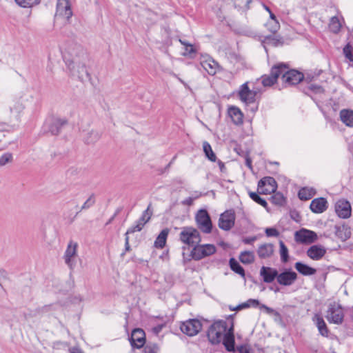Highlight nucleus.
Returning a JSON list of instances; mask_svg holds the SVG:
<instances>
[{"label": "nucleus", "instance_id": "obj_1", "mask_svg": "<svg viewBox=\"0 0 353 353\" xmlns=\"http://www.w3.org/2000/svg\"><path fill=\"white\" fill-rule=\"evenodd\" d=\"M63 57L65 63L79 61L88 60V54L83 47L74 40H68L65 42Z\"/></svg>", "mask_w": 353, "mask_h": 353}, {"label": "nucleus", "instance_id": "obj_2", "mask_svg": "<svg viewBox=\"0 0 353 353\" xmlns=\"http://www.w3.org/2000/svg\"><path fill=\"white\" fill-rule=\"evenodd\" d=\"M281 72V80L284 86L294 85L300 83L304 78L303 73L296 70H290L289 66L283 63H278Z\"/></svg>", "mask_w": 353, "mask_h": 353}, {"label": "nucleus", "instance_id": "obj_3", "mask_svg": "<svg viewBox=\"0 0 353 353\" xmlns=\"http://www.w3.org/2000/svg\"><path fill=\"white\" fill-rule=\"evenodd\" d=\"M228 330L227 322L225 321H217L212 323L207 333L208 338L211 343H219L223 337V335Z\"/></svg>", "mask_w": 353, "mask_h": 353}, {"label": "nucleus", "instance_id": "obj_4", "mask_svg": "<svg viewBox=\"0 0 353 353\" xmlns=\"http://www.w3.org/2000/svg\"><path fill=\"white\" fill-rule=\"evenodd\" d=\"M87 61L88 60H75L65 63L70 75L80 80H83L85 77H88V72L86 67Z\"/></svg>", "mask_w": 353, "mask_h": 353}, {"label": "nucleus", "instance_id": "obj_5", "mask_svg": "<svg viewBox=\"0 0 353 353\" xmlns=\"http://www.w3.org/2000/svg\"><path fill=\"white\" fill-rule=\"evenodd\" d=\"M23 109L24 106L20 101H12L9 109L6 110L2 115L4 121L7 122V128L10 127V123L19 120L20 113Z\"/></svg>", "mask_w": 353, "mask_h": 353}, {"label": "nucleus", "instance_id": "obj_6", "mask_svg": "<svg viewBox=\"0 0 353 353\" xmlns=\"http://www.w3.org/2000/svg\"><path fill=\"white\" fill-rule=\"evenodd\" d=\"M180 240L188 245H194L201 242L200 233L197 229L192 227H184L180 233Z\"/></svg>", "mask_w": 353, "mask_h": 353}, {"label": "nucleus", "instance_id": "obj_7", "mask_svg": "<svg viewBox=\"0 0 353 353\" xmlns=\"http://www.w3.org/2000/svg\"><path fill=\"white\" fill-rule=\"evenodd\" d=\"M325 317L330 323L341 324L344 318L343 307L336 302L330 303Z\"/></svg>", "mask_w": 353, "mask_h": 353}, {"label": "nucleus", "instance_id": "obj_8", "mask_svg": "<svg viewBox=\"0 0 353 353\" xmlns=\"http://www.w3.org/2000/svg\"><path fill=\"white\" fill-rule=\"evenodd\" d=\"M198 228L205 234H210L212 230L210 216L206 210H199L195 216Z\"/></svg>", "mask_w": 353, "mask_h": 353}, {"label": "nucleus", "instance_id": "obj_9", "mask_svg": "<svg viewBox=\"0 0 353 353\" xmlns=\"http://www.w3.org/2000/svg\"><path fill=\"white\" fill-rule=\"evenodd\" d=\"M77 248L78 243L73 241H70L63 254L64 261L71 270H74L77 264V259L78 257Z\"/></svg>", "mask_w": 353, "mask_h": 353}, {"label": "nucleus", "instance_id": "obj_10", "mask_svg": "<svg viewBox=\"0 0 353 353\" xmlns=\"http://www.w3.org/2000/svg\"><path fill=\"white\" fill-rule=\"evenodd\" d=\"M67 124V120L60 118L51 117L46 119L43 126L45 132H50L52 135L58 134L61 128Z\"/></svg>", "mask_w": 353, "mask_h": 353}, {"label": "nucleus", "instance_id": "obj_11", "mask_svg": "<svg viewBox=\"0 0 353 353\" xmlns=\"http://www.w3.org/2000/svg\"><path fill=\"white\" fill-rule=\"evenodd\" d=\"M216 252V248L212 244L199 245L193 248L191 251V256L193 259L199 261L201 259L210 256Z\"/></svg>", "mask_w": 353, "mask_h": 353}, {"label": "nucleus", "instance_id": "obj_12", "mask_svg": "<svg viewBox=\"0 0 353 353\" xmlns=\"http://www.w3.org/2000/svg\"><path fill=\"white\" fill-rule=\"evenodd\" d=\"M202 328V324L197 319H189L183 322L180 326L181 332L188 336L196 335Z\"/></svg>", "mask_w": 353, "mask_h": 353}, {"label": "nucleus", "instance_id": "obj_13", "mask_svg": "<svg viewBox=\"0 0 353 353\" xmlns=\"http://www.w3.org/2000/svg\"><path fill=\"white\" fill-rule=\"evenodd\" d=\"M277 184L275 179L271 176H265L258 183V192L259 194H270L275 192Z\"/></svg>", "mask_w": 353, "mask_h": 353}, {"label": "nucleus", "instance_id": "obj_14", "mask_svg": "<svg viewBox=\"0 0 353 353\" xmlns=\"http://www.w3.org/2000/svg\"><path fill=\"white\" fill-rule=\"evenodd\" d=\"M294 239L296 242L309 244L315 242L318 239V236L313 231L301 229L295 232Z\"/></svg>", "mask_w": 353, "mask_h": 353}, {"label": "nucleus", "instance_id": "obj_15", "mask_svg": "<svg viewBox=\"0 0 353 353\" xmlns=\"http://www.w3.org/2000/svg\"><path fill=\"white\" fill-rule=\"evenodd\" d=\"M235 214L232 210H226L219 219V227L223 230H230L234 225Z\"/></svg>", "mask_w": 353, "mask_h": 353}, {"label": "nucleus", "instance_id": "obj_16", "mask_svg": "<svg viewBox=\"0 0 353 353\" xmlns=\"http://www.w3.org/2000/svg\"><path fill=\"white\" fill-rule=\"evenodd\" d=\"M200 63L210 75H214L219 68V63L208 54L201 55Z\"/></svg>", "mask_w": 353, "mask_h": 353}, {"label": "nucleus", "instance_id": "obj_17", "mask_svg": "<svg viewBox=\"0 0 353 353\" xmlns=\"http://www.w3.org/2000/svg\"><path fill=\"white\" fill-rule=\"evenodd\" d=\"M257 92L250 90L248 88V83H243L239 91L240 99L246 104H250L255 101Z\"/></svg>", "mask_w": 353, "mask_h": 353}, {"label": "nucleus", "instance_id": "obj_18", "mask_svg": "<svg viewBox=\"0 0 353 353\" xmlns=\"http://www.w3.org/2000/svg\"><path fill=\"white\" fill-rule=\"evenodd\" d=\"M282 71L279 69L278 64L274 65L270 70V74H265L261 77V83L264 87H270L273 85L277 79L281 76Z\"/></svg>", "mask_w": 353, "mask_h": 353}, {"label": "nucleus", "instance_id": "obj_19", "mask_svg": "<svg viewBox=\"0 0 353 353\" xmlns=\"http://www.w3.org/2000/svg\"><path fill=\"white\" fill-rule=\"evenodd\" d=\"M56 15L69 20L72 16V11L68 0H57Z\"/></svg>", "mask_w": 353, "mask_h": 353}, {"label": "nucleus", "instance_id": "obj_20", "mask_svg": "<svg viewBox=\"0 0 353 353\" xmlns=\"http://www.w3.org/2000/svg\"><path fill=\"white\" fill-rule=\"evenodd\" d=\"M335 212L342 219H347L351 215V205L345 199L339 200L335 204Z\"/></svg>", "mask_w": 353, "mask_h": 353}, {"label": "nucleus", "instance_id": "obj_21", "mask_svg": "<svg viewBox=\"0 0 353 353\" xmlns=\"http://www.w3.org/2000/svg\"><path fill=\"white\" fill-rule=\"evenodd\" d=\"M297 279V274L290 270H285L277 276V282L281 285L290 286Z\"/></svg>", "mask_w": 353, "mask_h": 353}, {"label": "nucleus", "instance_id": "obj_22", "mask_svg": "<svg viewBox=\"0 0 353 353\" xmlns=\"http://www.w3.org/2000/svg\"><path fill=\"white\" fill-rule=\"evenodd\" d=\"M306 254L311 259L319 261L326 254V249L321 245H314L307 249Z\"/></svg>", "mask_w": 353, "mask_h": 353}, {"label": "nucleus", "instance_id": "obj_23", "mask_svg": "<svg viewBox=\"0 0 353 353\" xmlns=\"http://www.w3.org/2000/svg\"><path fill=\"white\" fill-rule=\"evenodd\" d=\"M131 345L136 348H141L145 343V333L141 329H135L132 331L131 339Z\"/></svg>", "mask_w": 353, "mask_h": 353}, {"label": "nucleus", "instance_id": "obj_24", "mask_svg": "<svg viewBox=\"0 0 353 353\" xmlns=\"http://www.w3.org/2000/svg\"><path fill=\"white\" fill-rule=\"evenodd\" d=\"M260 276L265 283H270L277 279L278 271L270 267L263 266L260 270Z\"/></svg>", "mask_w": 353, "mask_h": 353}, {"label": "nucleus", "instance_id": "obj_25", "mask_svg": "<svg viewBox=\"0 0 353 353\" xmlns=\"http://www.w3.org/2000/svg\"><path fill=\"white\" fill-rule=\"evenodd\" d=\"M310 208L314 213H322L327 208V201L323 197L314 199L312 201Z\"/></svg>", "mask_w": 353, "mask_h": 353}, {"label": "nucleus", "instance_id": "obj_26", "mask_svg": "<svg viewBox=\"0 0 353 353\" xmlns=\"http://www.w3.org/2000/svg\"><path fill=\"white\" fill-rule=\"evenodd\" d=\"M221 341H223V343L228 351L232 352L234 350V336L232 325L225 333Z\"/></svg>", "mask_w": 353, "mask_h": 353}, {"label": "nucleus", "instance_id": "obj_27", "mask_svg": "<svg viewBox=\"0 0 353 353\" xmlns=\"http://www.w3.org/2000/svg\"><path fill=\"white\" fill-rule=\"evenodd\" d=\"M274 251L273 244L263 243L259 247L257 250V254L260 259H268L273 255Z\"/></svg>", "mask_w": 353, "mask_h": 353}, {"label": "nucleus", "instance_id": "obj_28", "mask_svg": "<svg viewBox=\"0 0 353 353\" xmlns=\"http://www.w3.org/2000/svg\"><path fill=\"white\" fill-rule=\"evenodd\" d=\"M313 321L316 324L319 333L323 336H327L329 330L323 317L319 314H315L313 317Z\"/></svg>", "mask_w": 353, "mask_h": 353}, {"label": "nucleus", "instance_id": "obj_29", "mask_svg": "<svg viewBox=\"0 0 353 353\" xmlns=\"http://www.w3.org/2000/svg\"><path fill=\"white\" fill-rule=\"evenodd\" d=\"M295 269L303 276H312L316 274V270L302 262H296L294 264Z\"/></svg>", "mask_w": 353, "mask_h": 353}, {"label": "nucleus", "instance_id": "obj_30", "mask_svg": "<svg viewBox=\"0 0 353 353\" xmlns=\"http://www.w3.org/2000/svg\"><path fill=\"white\" fill-rule=\"evenodd\" d=\"M228 114L235 125L243 123V114L236 107H231L228 109Z\"/></svg>", "mask_w": 353, "mask_h": 353}, {"label": "nucleus", "instance_id": "obj_31", "mask_svg": "<svg viewBox=\"0 0 353 353\" xmlns=\"http://www.w3.org/2000/svg\"><path fill=\"white\" fill-rule=\"evenodd\" d=\"M263 42L265 46H271L273 47L281 46L283 44L282 38L275 35L265 36Z\"/></svg>", "mask_w": 353, "mask_h": 353}, {"label": "nucleus", "instance_id": "obj_32", "mask_svg": "<svg viewBox=\"0 0 353 353\" xmlns=\"http://www.w3.org/2000/svg\"><path fill=\"white\" fill-rule=\"evenodd\" d=\"M341 121L348 127H353V111L342 110L340 112Z\"/></svg>", "mask_w": 353, "mask_h": 353}, {"label": "nucleus", "instance_id": "obj_33", "mask_svg": "<svg viewBox=\"0 0 353 353\" xmlns=\"http://www.w3.org/2000/svg\"><path fill=\"white\" fill-rule=\"evenodd\" d=\"M168 233L169 230L167 228L160 232L154 241V246L157 248H163L165 246Z\"/></svg>", "mask_w": 353, "mask_h": 353}, {"label": "nucleus", "instance_id": "obj_34", "mask_svg": "<svg viewBox=\"0 0 353 353\" xmlns=\"http://www.w3.org/2000/svg\"><path fill=\"white\" fill-rule=\"evenodd\" d=\"M230 266L232 271L239 274L241 277L245 278V270L243 267L234 258L230 259Z\"/></svg>", "mask_w": 353, "mask_h": 353}, {"label": "nucleus", "instance_id": "obj_35", "mask_svg": "<svg viewBox=\"0 0 353 353\" xmlns=\"http://www.w3.org/2000/svg\"><path fill=\"white\" fill-rule=\"evenodd\" d=\"M203 149L205 154V157L211 161L215 162L216 161V157L213 152L211 145L208 141H203Z\"/></svg>", "mask_w": 353, "mask_h": 353}, {"label": "nucleus", "instance_id": "obj_36", "mask_svg": "<svg viewBox=\"0 0 353 353\" xmlns=\"http://www.w3.org/2000/svg\"><path fill=\"white\" fill-rule=\"evenodd\" d=\"M239 260L244 264H250L254 261V254L251 251L242 252L239 256Z\"/></svg>", "mask_w": 353, "mask_h": 353}, {"label": "nucleus", "instance_id": "obj_37", "mask_svg": "<svg viewBox=\"0 0 353 353\" xmlns=\"http://www.w3.org/2000/svg\"><path fill=\"white\" fill-rule=\"evenodd\" d=\"M9 128L0 129V150L5 149L8 146L10 141L7 138L6 134L8 132Z\"/></svg>", "mask_w": 353, "mask_h": 353}, {"label": "nucleus", "instance_id": "obj_38", "mask_svg": "<svg viewBox=\"0 0 353 353\" xmlns=\"http://www.w3.org/2000/svg\"><path fill=\"white\" fill-rule=\"evenodd\" d=\"M145 221L141 219L140 218L136 221L135 224L128 229L125 235H128L129 234H132L135 232H140L144 225H145Z\"/></svg>", "mask_w": 353, "mask_h": 353}, {"label": "nucleus", "instance_id": "obj_39", "mask_svg": "<svg viewBox=\"0 0 353 353\" xmlns=\"http://www.w3.org/2000/svg\"><path fill=\"white\" fill-rule=\"evenodd\" d=\"M279 247H280V256H281V261L283 263H287L289 260V254H288V249L287 246L285 245L283 241H279Z\"/></svg>", "mask_w": 353, "mask_h": 353}, {"label": "nucleus", "instance_id": "obj_40", "mask_svg": "<svg viewBox=\"0 0 353 353\" xmlns=\"http://www.w3.org/2000/svg\"><path fill=\"white\" fill-rule=\"evenodd\" d=\"M260 305H261V304H260L259 300L250 299L247 301L239 305L236 309L241 310V309L248 308V307H256L258 306L260 307Z\"/></svg>", "mask_w": 353, "mask_h": 353}, {"label": "nucleus", "instance_id": "obj_41", "mask_svg": "<svg viewBox=\"0 0 353 353\" xmlns=\"http://www.w3.org/2000/svg\"><path fill=\"white\" fill-rule=\"evenodd\" d=\"M341 28V24L338 17H333L329 23L330 30L334 33H338Z\"/></svg>", "mask_w": 353, "mask_h": 353}, {"label": "nucleus", "instance_id": "obj_42", "mask_svg": "<svg viewBox=\"0 0 353 353\" xmlns=\"http://www.w3.org/2000/svg\"><path fill=\"white\" fill-rule=\"evenodd\" d=\"M16 3L24 8H32L40 3L41 0H14Z\"/></svg>", "mask_w": 353, "mask_h": 353}, {"label": "nucleus", "instance_id": "obj_43", "mask_svg": "<svg viewBox=\"0 0 353 353\" xmlns=\"http://www.w3.org/2000/svg\"><path fill=\"white\" fill-rule=\"evenodd\" d=\"M273 193L274 194L271 196L272 203L276 205H283L285 201L283 194L279 192Z\"/></svg>", "mask_w": 353, "mask_h": 353}, {"label": "nucleus", "instance_id": "obj_44", "mask_svg": "<svg viewBox=\"0 0 353 353\" xmlns=\"http://www.w3.org/2000/svg\"><path fill=\"white\" fill-rule=\"evenodd\" d=\"M265 26L267 29L272 33L276 32L280 28L279 23L276 19L269 20L266 23Z\"/></svg>", "mask_w": 353, "mask_h": 353}, {"label": "nucleus", "instance_id": "obj_45", "mask_svg": "<svg viewBox=\"0 0 353 353\" xmlns=\"http://www.w3.org/2000/svg\"><path fill=\"white\" fill-rule=\"evenodd\" d=\"M13 161V155L10 152H6L0 157V168L8 163H12Z\"/></svg>", "mask_w": 353, "mask_h": 353}, {"label": "nucleus", "instance_id": "obj_46", "mask_svg": "<svg viewBox=\"0 0 353 353\" xmlns=\"http://www.w3.org/2000/svg\"><path fill=\"white\" fill-rule=\"evenodd\" d=\"M249 195L250 197L258 204L262 205L264 208H266L268 206V203L266 202V201L262 199L261 196H259V195L257 193L250 192Z\"/></svg>", "mask_w": 353, "mask_h": 353}, {"label": "nucleus", "instance_id": "obj_47", "mask_svg": "<svg viewBox=\"0 0 353 353\" xmlns=\"http://www.w3.org/2000/svg\"><path fill=\"white\" fill-rule=\"evenodd\" d=\"M336 234L344 240H346L350 236V231L345 226H342L337 228Z\"/></svg>", "mask_w": 353, "mask_h": 353}, {"label": "nucleus", "instance_id": "obj_48", "mask_svg": "<svg viewBox=\"0 0 353 353\" xmlns=\"http://www.w3.org/2000/svg\"><path fill=\"white\" fill-rule=\"evenodd\" d=\"M298 196L301 200L306 201L312 197V194L307 188H302L299 190Z\"/></svg>", "mask_w": 353, "mask_h": 353}, {"label": "nucleus", "instance_id": "obj_49", "mask_svg": "<svg viewBox=\"0 0 353 353\" xmlns=\"http://www.w3.org/2000/svg\"><path fill=\"white\" fill-rule=\"evenodd\" d=\"M150 208L151 204H150L147 209L143 212L140 217L141 219L143 220V221H145V223H147L150 220L152 215V211L151 210Z\"/></svg>", "mask_w": 353, "mask_h": 353}, {"label": "nucleus", "instance_id": "obj_50", "mask_svg": "<svg viewBox=\"0 0 353 353\" xmlns=\"http://www.w3.org/2000/svg\"><path fill=\"white\" fill-rule=\"evenodd\" d=\"M88 137L85 138V141L88 143H94L99 139V133L94 131H91L88 134Z\"/></svg>", "mask_w": 353, "mask_h": 353}, {"label": "nucleus", "instance_id": "obj_51", "mask_svg": "<svg viewBox=\"0 0 353 353\" xmlns=\"http://www.w3.org/2000/svg\"><path fill=\"white\" fill-rule=\"evenodd\" d=\"M159 350L158 346L156 344L146 345L144 347V353H157Z\"/></svg>", "mask_w": 353, "mask_h": 353}, {"label": "nucleus", "instance_id": "obj_52", "mask_svg": "<svg viewBox=\"0 0 353 353\" xmlns=\"http://www.w3.org/2000/svg\"><path fill=\"white\" fill-rule=\"evenodd\" d=\"M94 198L93 196H90L83 203V205L81 208V210H86L92 206L94 203Z\"/></svg>", "mask_w": 353, "mask_h": 353}, {"label": "nucleus", "instance_id": "obj_53", "mask_svg": "<svg viewBox=\"0 0 353 353\" xmlns=\"http://www.w3.org/2000/svg\"><path fill=\"white\" fill-rule=\"evenodd\" d=\"M265 232L268 236L277 237L279 235V231L274 228H266Z\"/></svg>", "mask_w": 353, "mask_h": 353}, {"label": "nucleus", "instance_id": "obj_54", "mask_svg": "<svg viewBox=\"0 0 353 353\" xmlns=\"http://www.w3.org/2000/svg\"><path fill=\"white\" fill-rule=\"evenodd\" d=\"M343 53L347 59L351 61H353V54L351 52V48L349 46H346L343 48Z\"/></svg>", "mask_w": 353, "mask_h": 353}, {"label": "nucleus", "instance_id": "obj_55", "mask_svg": "<svg viewBox=\"0 0 353 353\" xmlns=\"http://www.w3.org/2000/svg\"><path fill=\"white\" fill-rule=\"evenodd\" d=\"M231 59H234L236 61V63H237V65L236 67H235V65H234L233 70H239L240 68V65H242L240 58H239L236 55L233 54L231 56Z\"/></svg>", "mask_w": 353, "mask_h": 353}, {"label": "nucleus", "instance_id": "obj_56", "mask_svg": "<svg viewBox=\"0 0 353 353\" xmlns=\"http://www.w3.org/2000/svg\"><path fill=\"white\" fill-rule=\"evenodd\" d=\"M179 42L183 45L185 47H187V48H190V52H195V50L193 47V46L192 44H190V43H188L187 41L185 40H182V39H179Z\"/></svg>", "mask_w": 353, "mask_h": 353}, {"label": "nucleus", "instance_id": "obj_57", "mask_svg": "<svg viewBox=\"0 0 353 353\" xmlns=\"http://www.w3.org/2000/svg\"><path fill=\"white\" fill-rule=\"evenodd\" d=\"M194 199L192 197H188L181 201V204L183 205H192L193 203Z\"/></svg>", "mask_w": 353, "mask_h": 353}, {"label": "nucleus", "instance_id": "obj_58", "mask_svg": "<svg viewBox=\"0 0 353 353\" xmlns=\"http://www.w3.org/2000/svg\"><path fill=\"white\" fill-rule=\"evenodd\" d=\"M261 309H264L268 314H272L274 312V310L271 307H268L267 305L264 304H261L260 305Z\"/></svg>", "mask_w": 353, "mask_h": 353}, {"label": "nucleus", "instance_id": "obj_59", "mask_svg": "<svg viewBox=\"0 0 353 353\" xmlns=\"http://www.w3.org/2000/svg\"><path fill=\"white\" fill-rule=\"evenodd\" d=\"M256 238L255 236H252V237L245 238L243 240V241L245 244H252L254 241H256Z\"/></svg>", "mask_w": 353, "mask_h": 353}, {"label": "nucleus", "instance_id": "obj_60", "mask_svg": "<svg viewBox=\"0 0 353 353\" xmlns=\"http://www.w3.org/2000/svg\"><path fill=\"white\" fill-rule=\"evenodd\" d=\"M310 90H312L316 92H321L323 91V88L319 85H311L310 86Z\"/></svg>", "mask_w": 353, "mask_h": 353}, {"label": "nucleus", "instance_id": "obj_61", "mask_svg": "<svg viewBox=\"0 0 353 353\" xmlns=\"http://www.w3.org/2000/svg\"><path fill=\"white\" fill-rule=\"evenodd\" d=\"M4 128H7V122L4 121L3 117H0V129H3Z\"/></svg>", "mask_w": 353, "mask_h": 353}, {"label": "nucleus", "instance_id": "obj_62", "mask_svg": "<svg viewBox=\"0 0 353 353\" xmlns=\"http://www.w3.org/2000/svg\"><path fill=\"white\" fill-rule=\"evenodd\" d=\"M217 163H218V165H219L221 172H224L225 170V167L224 163L220 160H219L217 161Z\"/></svg>", "mask_w": 353, "mask_h": 353}, {"label": "nucleus", "instance_id": "obj_63", "mask_svg": "<svg viewBox=\"0 0 353 353\" xmlns=\"http://www.w3.org/2000/svg\"><path fill=\"white\" fill-rule=\"evenodd\" d=\"M163 325H157L153 328V331L156 334H158L162 330Z\"/></svg>", "mask_w": 353, "mask_h": 353}, {"label": "nucleus", "instance_id": "obj_64", "mask_svg": "<svg viewBox=\"0 0 353 353\" xmlns=\"http://www.w3.org/2000/svg\"><path fill=\"white\" fill-rule=\"evenodd\" d=\"M71 353H83V352L79 347H72L71 349Z\"/></svg>", "mask_w": 353, "mask_h": 353}]
</instances>
